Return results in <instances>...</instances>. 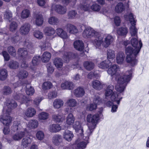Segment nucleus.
<instances>
[{
	"instance_id": "6ab92c4d",
	"label": "nucleus",
	"mask_w": 149,
	"mask_h": 149,
	"mask_svg": "<svg viewBox=\"0 0 149 149\" xmlns=\"http://www.w3.org/2000/svg\"><path fill=\"white\" fill-rule=\"evenodd\" d=\"M114 40L113 37L110 35H108L103 40V46L107 48L108 47L110 44L112 43Z\"/></svg>"
},
{
	"instance_id": "72a5a7b5",
	"label": "nucleus",
	"mask_w": 149,
	"mask_h": 149,
	"mask_svg": "<svg viewBox=\"0 0 149 149\" xmlns=\"http://www.w3.org/2000/svg\"><path fill=\"white\" fill-rule=\"evenodd\" d=\"M38 125V121L36 120H31L29 121L27 125V127L30 129H35L37 128Z\"/></svg>"
},
{
	"instance_id": "338daca9",
	"label": "nucleus",
	"mask_w": 149,
	"mask_h": 149,
	"mask_svg": "<svg viewBox=\"0 0 149 149\" xmlns=\"http://www.w3.org/2000/svg\"><path fill=\"white\" fill-rule=\"evenodd\" d=\"M40 59V57L39 56H36L33 57L32 60V64L33 66H35L38 63Z\"/></svg>"
},
{
	"instance_id": "4d7b16f0",
	"label": "nucleus",
	"mask_w": 149,
	"mask_h": 149,
	"mask_svg": "<svg viewBox=\"0 0 149 149\" xmlns=\"http://www.w3.org/2000/svg\"><path fill=\"white\" fill-rule=\"evenodd\" d=\"M36 136L38 140H42L43 139L45 135L44 132L42 131L39 130L37 132L36 134Z\"/></svg>"
},
{
	"instance_id": "c03bdc74",
	"label": "nucleus",
	"mask_w": 149,
	"mask_h": 149,
	"mask_svg": "<svg viewBox=\"0 0 149 149\" xmlns=\"http://www.w3.org/2000/svg\"><path fill=\"white\" fill-rule=\"evenodd\" d=\"M53 63L55 66L58 68H61L63 66V61L60 58H56L54 59Z\"/></svg>"
},
{
	"instance_id": "aec40b11",
	"label": "nucleus",
	"mask_w": 149,
	"mask_h": 149,
	"mask_svg": "<svg viewBox=\"0 0 149 149\" xmlns=\"http://www.w3.org/2000/svg\"><path fill=\"white\" fill-rule=\"evenodd\" d=\"M74 46L76 49L80 51H82L84 47L83 41L79 40H77L74 42Z\"/></svg>"
},
{
	"instance_id": "bf43d9fd",
	"label": "nucleus",
	"mask_w": 149,
	"mask_h": 149,
	"mask_svg": "<svg viewBox=\"0 0 149 149\" xmlns=\"http://www.w3.org/2000/svg\"><path fill=\"white\" fill-rule=\"evenodd\" d=\"M97 107L96 104H95L93 102L87 105L86 107V110L87 111H92L96 109Z\"/></svg>"
},
{
	"instance_id": "2f4dec72",
	"label": "nucleus",
	"mask_w": 149,
	"mask_h": 149,
	"mask_svg": "<svg viewBox=\"0 0 149 149\" xmlns=\"http://www.w3.org/2000/svg\"><path fill=\"white\" fill-rule=\"evenodd\" d=\"M125 10V6L121 2L118 3L115 7V11L118 13H120Z\"/></svg>"
},
{
	"instance_id": "0e129e2a",
	"label": "nucleus",
	"mask_w": 149,
	"mask_h": 149,
	"mask_svg": "<svg viewBox=\"0 0 149 149\" xmlns=\"http://www.w3.org/2000/svg\"><path fill=\"white\" fill-rule=\"evenodd\" d=\"M88 127V129L86 131L87 136H88L89 137V136L91 134L93 130L96 127H93V126L91 125H89Z\"/></svg>"
},
{
	"instance_id": "473e14b6",
	"label": "nucleus",
	"mask_w": 149,
	"mask_h": 149,
	"mask_svg": "<svg viewBox=\"0 0 149 149\" xmlns=\"http://www.w3.org/2000/svg\"><path fill=\"white\" fill-rule=\"evenodd\" d=\"M62 141L61 137L59 135L55 134L52 137V142L55 145H59Z\"/></svg>"
},
{
	"instance_id": "052dcab7",
	"label": "nucleus",
	"mask_w": 149,
	"mask_h": 149,
	"mask_svg": "<svg viewBox=\"0 0 149 149\" xmlns=\"http://www.w3.org/2000/svg\"><path fill=\"white\" fill-rule=\"evenodd\" d=\"M103 100L102 99L98 96H95L93 100V102L95 104H96V106L97 104H100L101 103H103Z\"/></svg>"
},
{
	"instance_id": "a19ab883",
	"label": "nucleus",
	"mask_w": 149,
	"mask_h": 149,
	"mask_svg": "<svg viewBox=\"0 0 149 149\" xmlns=\"http://www.w3.org/2000/svg\"><path fill=\"white\" fill-rule=\"evenodd\" d=\"M89 2L88 1H85V2L83 3L79 6L80 9L84 11L89 10L90 9Z\"/></svg>"
},
{
	"instance_id": "f3484780",
	"label": "nucleus",
	"mask_w": 149,
	"mask_h": 149,
	"mask_svg": "<svg viewBox=\"0 0 149 149\" xmlns=\"http://www.w3.org/2000/svg\"><path fill=\"white\" fill-rule=\"evenodd\" d=\"M74 120L75 118L73 114L71 113H69L66 118V124L65 127L68 128L70 126L73 125Z\"/></svg>"
},
{
	"instance_id": "5fc2aeb1",
	"label": "nucleus",
	"mask_w": 149,
	"mask_h": 149,
	"mask_svg": "<svg viewBox=\"0 0 149 149\" xmlns=\"http://www.w3.org/2000/svg\"><path fill=\"white\" fill-rule=\"evenodd\" d=\"M30 15V12L28 9H25L22 10L21 14V17L23 19L28 18Z\"/></svg>"
},
{
	"instance_id": "c756f323",
	"label": "nucleus",
	"mask_w": 149,
	"mask_h": 149,
	"mask_svg": "<svg viewBox=\"0 0 149 149\" xmlns=\"http://www.w3.org/2000/svg\"><path fill=\"white\" fill-rule=\"evenodd\" d=\"M91 85L94 88L98 90H100L103 88V84L97 80L93 81Z\"/></svg>"
},
{
	"instance_id": "09e8293b",
	"label": "nucleus",
	"mask_w": 149,
	"mask_h": 149,
	"mask_svg": "<svg viewBox=\"0 0 149 149\" xmlns=\"http://www.w3.org/2000/svg\"><path fill=\"white\" fill-rule=\"evenodd\" d=\"M8 76L7 71L5 69H2L0 70V79L4 80L7 78Z\"/></svg>"
},
{
	"instance_id": "39448f33",
	"label": "nucleus",
	"mask_w": 149,
	"mask_h": 149,
	"mask_svg": "<svg viewBox=\"0 0 149 149\" xmlns=\"http://www.w3.org/2000/svg\"><path fill=\"white\" fill-rule=\"evenodd\" d=\"M114 87L111 85H109L105 91V99H107V97L109 96L111 94V99L113 102H116L117 104L119 105L120 102L122 99V96L121 93H118L117 92H113Z\"/></svg>"
},
{
	"instance_id": "de8ad7c7",
	"label": "nucleus",
	"mask_w": 149,
	"mask_h": 149,
	"mask_svg": "<svg viewBox=\"0 0 149 149\" xmlns=\"http://www.w3.org/2000/svg\"><path fill=\"white\" fill-rule=\"evenodd\" d=\"M19 66V63L16 61L13 60L10 61L8 64V67L12 69H16Z\"/></svg>"
},
{
	"instance_id": "774afa93",
	"label": "nucleus",
	"mask_w": 149,
	"mask_h": 149,
	"mask_svg": "<svg viewBox=\"0 0 149 149\" xmlns=\"http://www.w3.org/2000/svg\"><path fill=\"white\" fill-rule=\"evenodd\" d=\"M91 9L94 11H98L100 9V6L97 4H93L91 7Z\"/></svg>"
},
{
	"instance_id": "37998d69",
	"label": "nucleus",
	"mask_w": 149,
	"mask_h": 149,
	"mask_svg": "<svg viewBox=\"0 0 149 149\" xmlns=\"http://www.w3.org/2000/svg\"><path fill=\"white\" fill-rule=\"evenodd\" d=\"M51 57V54L50 53L45 52L42 56V61L43 62H47L49 60Z\"/></svg>"
},
{
	"instance_id": "c9c22d12",
	"label": "nucleus",
	"mask_w": 149,
	"mask_h": 149,
	"mask_svg": "<svg viewBox=\"0 0 149 149\" xmlns=\"http://www.w3.org/2000/svg\"><path fill=\"white\" fill-rule=\"evenodd\" d=\"M53 118L55 121L60 122L63 121L65 119V117L62 113L57 115H54L53 116Z\"/></svg>"
},
{
	"instance_id": "13d9d810",
	"label": "nucleus",
	"mask_w": 149,
	"mask_h": 149,
	"mask_svg": "<svg viewBox=\"0 0 149 149\" xmlns=\"http://www.w3.org/2000/svg\"><path fill=\"white\" fill-rule=\"evenodd\" d=\"M49 114L46 112H43L38 115V118L40 120H45L48 118Z\"/></svg>"
},
{
	"instance_id": "f03ea898",
	"label": "nucleus",
	"mask_w": 149,
	"mask_h": 149,
	"mask_svg": "<svg viewBox=\"0 0 149 149\" xmlns=\"http://www.w3.org/2000/svg\"><path fill=\"white\" fill-rule=\"evenodd\" d=\"M137 38V36L132 38L131 40L132 46H128L125 48L126 61L132 66L137 64L136 58L142 46L141 40L139 41L138 43Z\"/></svg>"
},
{
	"instance_id": "1a4fd4ad",
	"label": "nucleus",
	"mask_w": 149,
	"mask_h": 149,
	"mask_svg": "<svg viewBox=\"0 0 149 149\" xmlns=\"http://www.w3.org/2000/svg\"><path fill=\"white\" fill-rule=\"evenodd\" d=\"M93 37L95 38L92 42L96 49H101V45L103 46V38L102 36L100 33L97 32Z\"/></svg>"
},
{
	"instance_id": "7c9ffc66",
	"label": "nucleus",
	"mask_w": 149,
	"mask_h": 149,
	"mask_svg": "<svg viewBox=\"0 0 149 149\" xmlns=\"http://www.w3.org/2000/svg\"><path fill=\"white\" fill-rule=\"evenodd\" d=\"M56 32L58 36L64 40L68 38V36L67 33L62 29L60 28L57 29Z\"/></svg>"
},
{
	"instance_id": "603ef678",
	"label": "nucleus",
	"mask_w": 149,
	"mask_h": 149,
	"mask_svg": "<svg viewBox=\"0 0 149 149\" xmlns=\"http://www.w3.org/2000/svg\"><path fill=\"white\" fill-rule=\"evenodd\" d=\"M68 16L69 18L70 19H74L77 17V14L76 11L71 10L68 12Z\"/></svg>"
},
{
	"instance_id": "ddd939ff",
	"label": "nucleus",
	"mask_w": 149,
	"mask_h": 149,
	"mask_svg": "<svg viewBox=\"0 0 149 149\" xmlns=\"http://www.w3.org/2000/svg\"><path fill=\"white\" fill-rule=\"evenodd\" d=\"M30 29V25L28 23L23 24L21 27L19 29V32L22 35L27 34L29 33Z\"/></svg>"
},
{
	"instance_id": "5701e85b",
	"label": "nucleus",
	"mask_w": 149,
	"mask_h": 149,
	"mask_svg": "<svg viewBox=\"0 0 149 149\" xmlns=\"http://www.w3.org/2000/svg\"><path fill=\"white\" fill-rule=\"evenodd\" d=\"M61 127L58 124H53L50 125L48 129L49 131L52 133H56L61 130Z\"/></svg>"
},
{
	"instance_id": "c85d7f7f",
	"label": "nucleus",
	"mask_w": 149,
	"mask_h": 149,
	"mask_svg": "<svg viewBox=\"0 0 149 149\" xmlns=\"http://www.w3.org/2000/svg\"><path fill=\"white\" fill-rule=\"evenodd\" d=\"M78 57V55L77 53H74L71 52H66L65 54L64 55V59L66 62L69 59H74Z\"/></svg>"
},
{
	"instance_id": "6e6d98bb",
	"label": "nucleus",
	"mask_w": 149,
	"mask_h": 149,
	"mask_svg": "<svg viewBox=\"0 0 149 149\" xmlns=\"http://www.w3.org/2000/svg\"><path fill=\"white\" fill-rule=\"evenodd\" d=\"M33 34L34 36L38 39H41L43 36V33L39 30L35 31Z\"/></svg>"
},
{
	"instance_id": "f257e3e1",
	"label": "nucleus",
	"mask_w": 149,
	"mask_h": 149,
	"mask_svg": "<svg viewBox=\"0 0 149 149\" xmlns=\"http://www.w3.org/2000/svg\"><path fill=\"white\" fill-rule=\"evenodd\" d=\"M107 72L113 78H115L117 81V84L115 86L116 90L120 93L123 92L125 90L127 83L131 79L132 71L131 70L127 71L123 76H121L120 73L118 66L112 63Z\"/></svg>"
},
{
	"instance_id": "cd10ccee",
	"label": "nucleus",
	"mask_w": 149,
	"mask_h": 149,
	"mask_svg": "<svg viewBox=\"0 0 149 149\" xmlns=\"http://www.w3.org/2000/svg\"><path fill=\"white\" fill-rule=\"evenodd\" d=\"M112 64L111 62L107 60L100 63L98 64V66L100 68L104 69L109 67Z\"/></svg>"
},
{
	"instance_id": "423d86ee",
	"label": "nucleus",
	"mask_w": 149,
	"mask_h": 149,
	"mask_svg": "<svg viewBox=\"0 0 149 149\" xmlns=\"http://www.w3.org/2000/svg\"><path fill=\"white\" fill-rule=\"evenodd\" d=\"M125 19L127 21H129L131 25L129 28L130 33L132 37L137 36L138 29L135 26L136 21L134 19L132 13H130L128 15L124 16Z\"/></svg>"
},
{
	"instance_id": "9b49d317",
	"label": "nucleus",
	"mask_w": 149,
	"mask_h": 149,
	"mask_svg": "<svg viewBox=\"0 0 149 149\" xmlns=\"http://www.w3.org/2000/svg\"><path fill=\"white\" fill-rule=\"evenodd\" d=\"M97 32L90 27L87 26L85 27L82 35L84 38H91L93 37L95 34H97Z\"/></svg>"
},
{
	"instance_id": "9d476101",
	"label": "nucleus",
	"mask_w": 149,
	"mask_h": 149,
	"mask_svg": "<svg viewBox=\"0 0 149 149\" xmlns=\"http://www.w3.org/2000/svg\"><path fill=\"white\" fill-rule=\"evenodd\" d=\"M53 11L60 14H64L66 12L67 8L65 6H63L60 5L53 4L52 6L51 14L53 13Z\"/></svg>"
},
{
	"instance_id": "49530a36",
	"label": "nucleus",
	"mask_w": 149,
	"mask_h": 149,
	"mask_svg": "<svg viewBox=\"0 0 149 149\" xmlns=\"http://www.w3.org/2000/svg\"><path fill=\"white\" fill-rule=\"evenodd\" d=\"M43 22V19L41 15H37L36 17V23L38 26L41 25Z\"/></svg>"
},
{
	"instance_id": "3c124183",
	"label": "nucleus",
	"mask_w": 149,
	"mask_h": 149,
	"mask_svg": "<svg viewBox=\"0 0 149 149\" xmlns=\"http://www.w3.org/2000/svg\"><path fill=\"white\" fill-rule=\"evenodd\" d=\"M52 86V84L49 81H46L44 82L42 86L43 90H47L50 89Z\"/></svg>"
},
{
	"instance_id": "7ed1b4c3",
	"label": "nucleus",
	"mask_w": 149,
	"mask_h": 149,
	"mask_svg": "<svg viewBox=\"0 0 149 149\" xmlns=\"http://www.w3.org/2000/svg\"><path fill=\"white\" fill-rule=\"evenodd\" d=\"M17 106V104L13 100H6L3 107V115L0 116V121L6 126L5 127L3 130L4 134H9L10 131L9 125L12 121V118L9 116L10 115L11 110L15 108Z\"/></svg>"
},
{
	"instance_id": "680f3d73",
	"label": "nucleus",
	"mask_w": 149,
	"mask_h": 149,
	"mask_svg": "<svg viewBox=\"0 0 149 149\" xmlns=\"http://www.w3.org/2000/svg\"><path fill=\"white\" fill-rule=\"evenodd\" d=\"M8 51L9 54L13 56H15L16 54L15 49L12 46H10L8 48Z\"/></svg>"
},
{
	"instance_id": "6e6552de",
	"label": "nucleus",
	"mask_w": 149,
	"mask_h": 149,
	"mask_svg": "<svg viewBox=\"0 0 149 149\" xmlns=\"http://www.w3.org/2000/svg\"><path fill=\"white\" fill-rule=\"evenodd\" d=\"M79 138L72 146L76 149H84L86 147L88 143L89 138L88 136H82L80 135H78Z\"/></svg>"
},
{
	"instance_id": "412c9836",
	"label": "nucleus",
	"mask_w": 149,
	"mask_h": 149,
	"mask_svg": "<svg viewBox=\"0 0 149 149\" xmlns=\"http://www.w3.org/2000/svg\"><path fill=\"white\" fill-rule=\"evenodd\" d=\"M63 138L66 141H70L73 137L72 132L68 130H65L63 134Z\"/></svg>"
},
{
	"instance_id": "a211bd4d",
	"label": "nucleus",
	"mask_w": 149,
	"mask_h": 149,
	"mask_svg": "<svg viewBox=\"0 0 149 149\" xmlns=\"http://www.w3.org/2000/svg\"><path fill=\"white\" fill-rule=\"evenodd\" d=\"M14 98L19 100L21 104L27 103L29 101V97H26L23 95L17 94L14 96Z\"/></svg>"
},
{
	"instance_id": "dca6fc26",
	"label": "nucleus",
	"mask_w": 149,
	"mask_h": 149,
	"mask_svg": "<svg viewBox=\"0 0 149 149\" xmlns=\"http://www.w3.org/2000/svg\"><path fill=\"white\" fill-rule=\"evenodd\" d=\"M73 93L76 97H80L84 95L85 91L84 88L79 87L73 91Z\"/></svg>"
},
{
	"instance_id": "ea45409f",
	"label": "nucleus",
	"mask_w": 149,
	"mask_h": 149,
	"mask_svg": "<svg viewBox=\"0 0 149 149\" xmlns=\"http://www.w3.org/2000/svg\"><path fill=\"white\" fill-rule=\"evenodd\" d=\"M26 87V89L25 92L27 95H32L34 93L35 90L29 84H27Z\"/></svg>"
},
{
	"instance_id": "f704fd0d",
	"label": "nucleus",
	"mask_w": 149,
	"mask_h": 149,
	"mask_svg": "<svg viewBox=\"0 0 149 149\" xmlns=\"http://www.w3.org/2000/svg\"><path fill=\"white\" fill-rule=\"evenodd\" d=\"M63 104V100L59 99H55L53 102V106L55 108L58 109L62 107Z\"/></svg>"
},
{
	"instance_id": "4c0bfd02",
	"label": "nucleus",
	"mask_w": 149,
	"mask_h": 149,
	"mask_svg": "<svg viewBox=\"0 0 149 149\" xmlns=\"http://www.w3.org/2000/svg\"><path fill=\"white\" fill-rule=\"evenodd\" d=\"M127 33V29L125 27H120L117 30V34L119 35L125 36Z\"/></svg>"
},
{
	"instance_id": "79ce46f5",
	"label": "nucleus",
	"mask_w": 149,
	"mask_h": 149,
	"mask_svg": "<svg viewBox=\"0 0 149 149\" xmlns=\"http://www.w3.org/2000/svg\"><path fill=\"white\" fill-rule=\"evenodd\" d=\"M84 66L86 70H91L93 69L95 65L91 62L86 61L84 63Z\"/></svg>"
},
{
	"instance_id": "a878e982",
	"label": "nucleus",
	"mask_w": 149,
	"mask_h": 149,
	"mask_svg": "<svg viewBox=\"0 0 149 149\" xmlns=\"http://www.w3.org/2000/svg\"><path fill=\"white\" fill-rule=\"evenodd\" d=\"M36 111L34 109L29 108L24 112L25 115L27 117L30 118L33 117L35 115Z\"/></svg>"
},
{
	"instance_id": "69168bd1",
	"label": "nucleus",
	"mask_w": 149,
	"mask_h": 149,
	"mask_svg": "<svg viewBox=\"0 0 149 149\" xmlns=\"http://www.w3.org/2000/svg\"><path fill=\"white\" fill-rule=\"evenodd\" d=\"M3 92L4 95H9L11 92V88L9 86H5L3 89Z\"/></svg>"
},
{
	"instance_id": "20e7f679",
	"label": "nucleus",
	"mask_w": 149,
	"mask_h": 149,
	"mask_svg": "<svg viewBox=\"0 0 149 149\" xmlns=\"http://www.w3.org/2000/svg\"><path fill=\"white\" fill-rule=\"evenodd\" d=\"M11 130L14 132L17 131L12 135V139L15 141H19L28 133L26 128H23L20 124V122L15 121L11 127Z\"/></svg>"
},
{
	"instance_id": "4468645a",
	"label": "nucleus",
	"mask_w": 149,
	"mask_h": 149,
	"mask_svg": "<svg viewBox=\"0 0 149 149\" xmlns=\"http://www.w3.org/2000/svg\"><path fill=\"white\" fill-rule=\"evenodd\" d=\"M73 127L76 132L79 133L78 135H80L81 136H82L83 135V130L80 123L79 121L75 122L74 124H73Z\"/></svg>"
},
{
	"instance_id": "58836bf2",
	"label": "nucleus",
	"mask_w": 149,
	"mask_h": 149,
	"mask_svg": "<svg viewBox=\"0 0 149 149\" xmlns=\"http://www.w3.org/2000/svg\"><path fill=\"white\" fill-rule=\"evenodd\" d=\"M44 31L46 35L48 36L53 35L55 32V30L53 28L50 27H45L44 30Z\"/></svg>"
},
{
	"instance_id": "b1692460",
	"label": "nucleus",
	"mask_w": 149,
	"mask_h": 149,
	"mask_svg": "<svg viewBox=\"0 0 149 149\" xmlns=\"http://www.w3.org/2000/svg\"><path fill=\"white\" fill-rule=\"evenodd\" d=\"M125 55L122 52H119L116 55V62L118 64H122L124 62Z\"/></svg>"
},
{
	"instance_id": "bb28decb",
	"label": "nucleus",
	"mask_w": 149,
	"mask_h": 149,
	"mask_svg": "<svg viewBox=\"0 0 149 149\" xmlns=\"http://www.w3.org/2000/svg\"><path fill=\"white\" fill-rule=\"evenodd\" d=\"M107 60L112 63L115 61V54L113 50L109 49L107 50Z\"/></svg>"
},
{
	"instance_id": "0eeeda50",
	"label": "nucleus",
	"mask_w": 149,
	"mask_h": 149,
	"mask_svg": "<svg viewBox=\"0 0 149 149\" xmlns=\"http://www.w3.org/2000/svg\"><path fill=\"white\" fill-rule=\"evenodd\" d=\"M102 112V111H100L94 115L88 114L86 117L87 121L90 123L91 125L93 126V127H96L99 120L103 117Z\"/></svg>"
},
{
	"instance_id": "8fccbe9b",
	"label": "nucleus",
	"mask_w": 149,
	"mask_h": 149,
	"mask_svg": "<svg viewBox=\"0 0 149 149\" xmlns=\"http://www.w3.org/2000/svg\"><path fill=\"white\" fill-rule=\"evenodd\" d=\"M12 14L9 10H7L4 14V18L5 19L9 21L12 19Z\"/></svg>"
},
{
	"instance_id": "864d4df0",
	"label": "nucleus",
	"mask_w": 149,
	"mask_h": 149,
	"mask_svg": "<svg viewBox=\"0 0 149 149\" xmlns=\"http://www.w3.org/2000/svg\"><path fill=\"white\" fill-rule=\"evenodd\" d=\"M28 75V72L25 70H21L19 71L17 74L19 79H23L27 77Z\"/></svg>"
},
{
	"instance_id": "a18cd8bd",
	"label": "nucleus",
	"mask_w": 149,
	"mask_h": 149,
	"mask_svg": "<svg viewBox=\"0 0 149 149\" xmlns=\"http://www.w3.org/2000/svg\"><path fill=\"white\" fill-rule=\"evenodd\" d=\"M49 23L51 25H57L59 22L58 19L56 17L52 16L50 17L48 19Z\"/></svg>"
},
{
	"instance_id": "2eb2a0df",
	"label": "nucleus",
	"mask_w": 149,
	"mask_h": 149,
	"mask_svg": "<svg viewBox=\"0 0 149 149\" xmlns=\"http://www.w3.org/2000/svg\"><path fill=\"white\" fill-rule=\"evenodd\" d=\"M61 87L62 89L71 90L73 88L74 85L72 82L65 81L61 83Z\"/></svg>"
},
{
	"instance_id": "e433bc0d",
	"label": "nucleus",
	"mask_w": 149,
	"mask_h": 149,
	"mask_svg": "<svg viewBox=\"0 0 149 149\" xmlns=\"http://www.w3.org/2000/svg\"><path fill=\"white\" fill-rule=\"evenodd\" d=\"M18 53L23 59L25 60L27 54V49L24 48H20L18 50Z\"/></svg>"
},
{
	"instance_id": "393cba45",
	"label": "nucleus",
	"mask_w": 149,
	"mask_h": 149,
	"mask_svg": "<svg viewBox=\"0 0 149 149\" xmlns=\"http://www.w3.org/2000/svg\"><path fill=\"white\" fill-rule=\"evenodd\" d=\"M31 141V139L30 137L24 138L22 141L21 146L23 148H26L30 146Z\"/></svg>"
},
{
	"instance_id": "f8f14e48",
	"label": "nucleus",
	"mask_w": 149,
	"mask_h": 149,
	"mask_svg": "<svg viewBox=\"0 0 149 149\" xmlns=\"http://www.w3.org/2000/svg\"><path fill=\"white\" fill-rule=\"evenodd\" d=\"M65 104L69 107V108L66 109L65 111L68 112H72L73 111L72 108L76 107L77 105V102L75 99L69 98L67 100Z\"/></svg>"
},
{
	"instance_id": "4be33fe9",
	"label": "nucleus",
	"mask_w": 149,
	"mask_h": 149,
	"mask_svg": "<svg viewBox=\"0 0 149 149\" xmlns=\"http://www.w3.org/2000/svg\"><path fill=\"white\" fill-rule=\"evenodd\" d=\"M66 28L67 31L70 34H75L78 32V30L74 25L70 24H67Z\"/></svg>"
},
{
	"instance_id": "e2e57ef3",
	"label": "nucleus",
	"mask_w": 149,
	"mask_h": 149,
	"mask_svg": "<svg viewBox=\"0 0 149 149\" xmlns=\"http://www.w3.org/2000/svg\"><path fill=\"white\" fill-rule=\"evenodd\" d=\"M17 24L15 22H12L10 25V30L11 31H15L17 29Z\"/></svg>"
}]
</instances>
